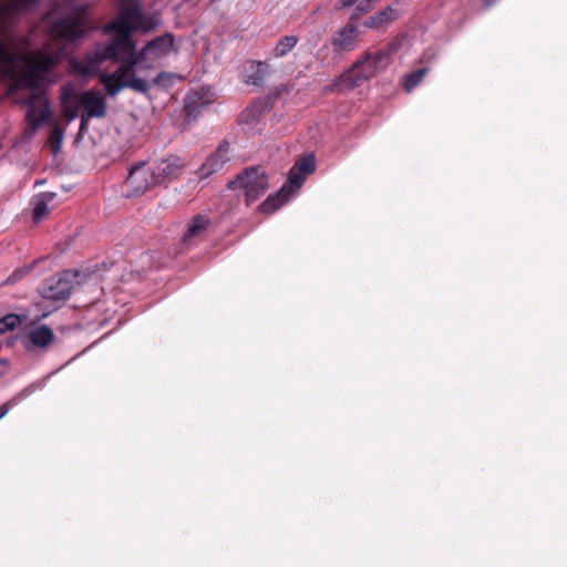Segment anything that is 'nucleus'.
Masks as SVG:
<instances>
[{"label":"nucleus","mask_w":567,"mask_h":567,"mask_svg":"<svg viewBox=\"0 0 567 567\" xmlns=\"http://www.w3.org/2000/svg\"><path fill=\"white\" fill-rule=\"evenodd\" d=\"M9 411V403H4L0 405V420L8 413Z\"/></svg>","instance_id":"nucleus-39"},{"label":"nucleus","mask_w":567,"mask_h":567,"mask_svg":"<svg viewBox=\"0 0 567 567\" xmlns=\"http://www.w3.org/2000/svg\"><path fill=\"white\" fill-rule=\"evenodd\" d=\"M9 362L7 360H0V377L4 375L9 371Z\"/></svg>","instance_id":"nucleus-37"},{"label":"nucleus","mask_w":567,"mask_h":567,"mask_svg":"<svg viewBox=\"0 0 567 567\" xmlns=\"http://www.w3.org/2000/svg\"><path fill=\"white\" fill-rule=\"evenodd\" d=\"M185 163L179 156L171 155L163 158L153 168L158 184L177 178L184 171Z\"/></svg>","instance_id":"nucleus-15"},{"label":"nucleus","mask_w":567,"mask_h":567,"mask_svg":"<svg viewBox=\"0 0 567 567\" xmlns=\"http://www.w3.org/2000/svg\"><path fill=\"white\" fill-rule=\"evenodd\" d=\"M358 18L359 14L353 13L350 18V21L333 34L331 43L336 51H351L355 48L358 27L354 23V20Z\"/></svg>","instance_id":"nucleus-13"},{"label":"nucleus","mask_w":567,"mask_h":567,"mask_svg":"<svg viewBox=\"0 0 567 567\" xmlns=\"http://www.w3.org/2000/svg\"><path fill=\"white\" fill-rule=\"evenodd\" d=\"M20 324L21 317L16 313H9L0 319V334L12 331Z\"/></svg>","instance_id":"nucleus-27"},{"label":"nucleus","mask_w":567,"mask_h":567,"mask_svg":"<svg viewBox=\"0 0 567 567\" xmlns=\"http://www.w3.org/2000/svg\"><path fill=\"white\" fill-rule=\"evenodd\" d=\"M76 277L78 272L70 270L61 275L52 276L42 284L40 293L44 299L65 300L73 290V280Z\"/></svg>","instance_id":"nucleus-6"},{"label":"nucleus","mask_w":567,"mask_h":567,"mask_svg":"<svg viewBox=\"0 0 567 567\" xmlns=\"http://www.w3.org/2000/svg\"><path fill=\"white\" fill-rule=\"evenodd\" d=\"M137 22H138L137 31L147 33V32L156 29L159 25L161 20L156 14L145 16L142 13V19H138Z\"/></svg>","instance_id":"nucleus-28"},{"label":"nucleus","mask_w":567,"mask_h":567,"mask_svg":"<svg viewBox=\"0 0 567 567\" xmlns=\"http://www.w3.org/2000/svg\"><path fill=\"white\" fill-rule=\"evenodd\" d=\"M115 37L107 43L97 44L94 50L105 61H120L126 53L133 51V37L124 33H114Z\"/></svg>","instance_id":"nucleus-8"},{"label":"nucleus","mask_w":567,"mask_h":567,"mask_svg":"<svg viewBox=\"0 0 567 567\" xmlns=\"http://www.w3.org/2000/svg\"><path fill=\"white\" fill-rule=\"evenodd\" d=\"M48 203L44 199H40L33 208V219L39 223L49 215Z\"/></svg>","instance_id":"nucleus-29"},{"label":"nucleus","mask_w":567,"mask_h":567,"mask_svg":"<svg viewBox=\"0 0 567 567\" xmlns=\"http://www.w3.org/2000/svg\"><path fill=\"white\" fill-rule=\"evenodd\" d=\"M371 9H372L371 0H363L357 7V11H359L361 13L368 12Z\"/></svg>","instance_id":"nucleus-34"},{"label":"nucleus","mask_w":567,"mask_h":567,"mask_svg":"<svg viewBox=\"0 0 567 567\" xmlns=\"http://www.w3.org/2000/svg\"><path fill=\"white\" fill-rule=\"evenodd\" d=\"M228 187L230 189H243L246 204L250 205L266 193L269 188V181L261 167L254 166L246 168L236 179L230 181Z\"/></svg>","instance_id":"nucleus-4"},{"label":"nucleus","mask_w":567,"mask_h":567,"mask_svg":"<svg viewBox=\"0 0 567 567\" xmlns=\"http://www.w3.org/2000/svg\"><path fill=\"white\" fill-rule=\"evenodd\" d=\"M210 226L212 220L207 215H195L187 224L186 230L182 237V243L187 246L196 244L204 238L205 233Z\"/></svg>","instance_id":"nucleus-16"},{"label":"nucleus","mask_w":567,"mask_h":567,"mask_svg":"<svg viewBox=\"0 0 567 567\" xmlns=\"http://www.w3.org/2000/svg\"><path fill=\"white\" fill-rule=\"evenodd\" d=\"M487 7L492 6L495 0H482Z\"/></svg>","instance_id":"nucleus-41"},{"label":"nucleus","mask_w":567,"mask_h":567,"mask_svg":"<svg viewBox=\"0 0 567 567\" xmlns=\"http://www.w3.org/2000/svg\"><path fill=\"white\" fill-rule=\"evenodd\" d=\"M136 59H138V63L147 59L148 55H151V51H145V47L141 50H136V45L133 42V51L131 52Z\"/></svg>","instance_id":"nucleus-32"},{"label":"nucleus","mask_w":567,"mask_h":567,"mask_svg":"<svg viewBox=\"0 0 567 567\" xmlns=\"http://www.w3.org/2000/svg\"><path fill=\"white\" fill-rule=\"evenodd\" d=\"M363 24H364V27H367V28H374V29L380 28L379 22H378V20L375 19V16L370 17L368 20H365V21H364V23H363Z\"/></svg>","instance_id":"nucleus-35"},{"label":"nucleus","mask_w":567,"mask_h":567,"mask_svg":"<svg viewBox=\"0 0 567 567\" xmlns=\"http://www.w3.org/2000/svg\"><path fill=\"white\" fill-rule=\"evenodd\" d=\"M49 100L40 91H34L28 102L27 120L29 125L35 130L42 123L51 118Z\"/></svg>","instance_id":"nucleus-9"},{"label":"nucleus","mask_w":567,"mask_h":567,"mask_svg":"<svg viewBox=\"0 0 567 567\" xmlns=\"http://www.w3.org/2000/svg\"><path fill=\"white\" fill-rule=\"evenodd\" d=\"M80 94L75 92L72 85H63L61 87V105L63 111V116L68 121H73L79 116V110L81 107L80 103Z\"/></svg>","instance_id":"nucleus-18"},{"label":"nucleus","mask_w":567,"mask_h":567,"mask_svg":"<svg viewBox=\"0 0 567 567\" xmlns=\"http://www.w3.org/2000/svg\"><path fill=\"white\" fill-rule=\"evenodd\" d=\"M153 185H158L155 171L146 163H140L130 169L126 179L128 196L142 195Z\"/></svg>","instance_id":"nucleus-7"},{"label":"nucleus","mask_w":567,"mask_h":567,"mask_svg":"<svg viewBox=\"0 0 567 567\" xmlns=\"http://www.w3.org/2000/svg\"><path fill=\"white\" fill-rule=\"evenodd\" d=\"M299 38L297 35H285L279 39L276 47L272 50L275 58H284L290 53L293 48L298 44Z\"/></svg>","instance_id":"nucleus-21"},{"label":"nucleus","mask_w":567,"mask_h":567,"mask_svg":"<svg viewBox=\"0 0 567 567\" xmlns=\"http://www.w3.org/2000/svg\"><path fill=\"white\" fill-rule=\"evenodd\" d=\"M394 18L395 13L391 7H388L375 14V19L378 20L380 28L394 20Z\"/></svg>","instance_id":"nucleus-31"},{"label":"nucleus","mask_w":567,"mask_h":567,"mask_svg":"<svg viewBox=\"0 0 567 567\" xmlns=\"http://www.w3.org/2000/svg\"><path fill=\"white\" fill-rule=\"evenodd\" d=\"M429 73V68H421L403 76L402 85L405 92L410 93L415 89Z\"/></svg>","instance_id":"nucleus-22"},{"label":"nucleus","mask_w":567,"mask_h":567,"mask_svg":"<svg viewBox=\"0 0 567 567\" xmlns=\"http://www.w3.org/2000/svg\"><path fill=\"white\" fill-rule=\"evenodd\" d=\"M54 341V333L52 329L45 324H41L31 329L23 341L27 350L47 349Z\"/></svg>","instance_id":"nucleus-17"},{"label":"nucleus","mask_w":567,"mask_h":567,"mask_svg":"<svg viewBox=\"0 0 567 567\" xmlns=\"http://www.w3.org/2000/svg\"><path fill=\"white\" fill-rule=\"evenodd\" d=\"M28 271H29V269H28V268H27V269H24V270H23V269L16 270V271L10 276L9 280H10V281H16V280H18V279L22 278V277H23V275H24L25 272H28Z\"/></svg>","instance_id":"nucleus-36"},{"label":"nucleus","mask_w":567,"mask_h":567,"mask_svg":"<svg viewBox=\"0 0 567 567\" xmlns=\"http://www.w3.org/2000/svg\"><path fill=\"white\" fill-rule=\"evenodd\" d=\"M288 186H282L276 194L268 196L266 200H264L258 209L264 214H271L279 209L291 196L287 193Z\"/></svg>","instance_id":"nucleus-20"},{"label":"nucleus","mask_w":567,"mask_h":567,"mask_svg":"<svg viewBox=\"0 0 567 567\" xmlns=\"http://www.w3.org/2000/svg\"><path fill=\"white\" fill-rule=\"evenodd\" d=\"M293 169L299 171L300 173L308 176L309 174L313 173L316 171V157L313 154H309L298 162L295 163V165L291 167Z\"/></svg>","instance_id":"nucleus-25"},{"label":"nucleus","mask_w":567,"mask_h":567,"mask_svg":"<svg viewBox=\"0 0 567 567\" xmlns=\"http://www.w3.org/2000/svg\"><path fill=\"white\" fill-rule=\"evenodd\" d=\"M230 161L229 143L221 142L216 151L208 156L206 162L198 168L197 175L200 179L208 178L213 174L219 173Z\"/></svg>","instance_id":"nucleus-10"},{"label":"nucleus","mask_w":567,"mask_h":567,"mask_svg":"<svg viewBox=\"0 0 567 567\" xmlns=\"http://www.w3.org/2000/svg\"><path fill=\"white\" fill-rule=\"evenodd\" d=\"M171 80V74L169 73H166V72H161L155 79H154V83L156 85H165L166 82H169Z\"/></svg>","instance_id":"nucleus-33"},{"label":"nucleus","mask_w":567,"mask_h":567,"mask_svg":"<svg viewBox=\"0 0 567 567\" xmlns=\"http://www.w3.org/2000/svg\"><path fill=\"white\" fill-rule=\"evenodd\" d=\"M174 35L165 33L145 44V51H151L153 58H159L168 54L174 48Z\"/></svg>","instance_id":"nucleus-19"},{"label":"nucleus","mask_w":567,"mask_h":567,"mask_svg":"<svg viewBox=\"0 0 567 567\" xmlns=\"http://www.w3.org/2000/svg\"><path fill=\"white\" fill-rule=\"evenodd\" d=\"M138 19H142V10L138 4L121 6L117 18L104 27V32L132 35L138 30Z\"/></svg>","instance_id":"nucleus-5"},{"label":"nucleus","mask_w":567,"mask_h":567,"mask_svg":"<svg viewBox=\"0 0 567 567\" xmlns=\"http://www.w3.org/2000/svg\"><path fill=\"white\" fill-rule=\"evenodd\" d=\"M40 0H9L0 4V32L12 25L17 17L38 4Z\"/></svg>","instance_id":"nucleus-11"},{"label":"nucleus","mask_w":567,"mask_h":567,"mask_svg":"<svg viewBox=\"0 0 567 567\" xmlns=\"http://www.w3.org/2000/svg\"><path fill=\"white\" fill-rule=\"evenodd\" d=\"M121 65L112 73H102L99 76L100 82L104 85L106 93L110 96H115L125 87H128L138 93H147L150 84L140 78H134V69L138 64L132 53H126L121 60Z\"/></svg>","instance_id":"nucleus-3"},{"label":"nucleus","mask_w":567,"mask_h":567,"mask_svg":"<svg viewBox=\"0 0 567 567\" xmlns=\"http://www.w3.org/2000/svg\"><path fill=\"white\" fill-rule=\"evenodd\" d=\"M357 0H339L341 7H350L352 6Z\"/></svg>","instance_id":"nucleus-40"},{"label":"nucleus","mask_w":567,"mask_h":567,"mask_svg":"<svg viewBox=\"0 0 567 567\" xmlns=\"http://www.w3.org/2000/svg\"><path fill=\"white\" fill-rule=\"evenodd\" d=\"M251 68L255 69L254 72L249 75L247 83L259 85L264 82L266 78V68L267 65L264 62L254 61L251 63Z\"/></svg>","instance_id":"nucleus-26"},{"label":"nucleus","mask_w":567,"mask_h":567,"mask_svg":"<svg viewBox=\"0 0 567 567\" xmlns=\"http://www.w3.org/2000/svg\"><path fill=\"white\" fill-rule=\"evenodd\" d=\"M401 45V40L396 39L377 52H365L351 69L333 81L328 90H336L339 85L348 90L360 86L363 82L374 76L377 72L385 69L390 64L392 55L400 50Z\"/></svg>","instance_id":"nucleus-2"},{"label":"nucleus","mask_w":567,"mask_h":567,"mask_svg":"<svg viewBox=\"0 0 567 567\" xmlns=\"http://www.w3.org/2000/svg\"><path fill=\"white\" fill-rule=\"evenodd\" d=\"M102 60L95 50L86 52L82 60L71 58L69 60V68L71 73L82 78L95 75L102 64Z\"/></svg>","instance_id":"nucleus-14"},{"label":"nucleus","mask_w":567,"mask_h":567,"mask_svg":"<svg viewBox=\"0 0 567 567\" xmlns=\"http://www.w3.org/2000/svg\"><path fill=\"white\" fill-rule=\"evenodd\" d=\"M80 103L83 109L82 113L86 117L102 118L107 113V103L100 91L87 90L80 94Z\"/></svg>","instance_id":"nucleus-12"},{"label":"nucleus","mask_w":567,"mask_h":567,"mask_svg":"<svg viewBox=\"0 0 567 567\" xmlns=\"http://www.w3.org/2000/svg\"><path fill=\"white\" fill-rule=\"evenodd\" d=\"M90 118L91 117H86L84 113L81 114L80 132H84L86 130Z\"/></svg>","instance_id":"nucleus-38"},{"label":"nucleus","mask_w":567,"mask_h":567,"mask_svg":"<svg viewBox=\"0 0 567 567\" xmlns=\"http://www.w3.org/2000/svg\"><path fill=\"white\" fill-rule=\"evenodd\" d=\"M89 20L87 4H76L65 14L55 16L51 10L43 16L45 34L62 54L78 47L87 35Z\"/></svg>","instance_id":"nucleus-1"},{"label":"nucleus","mask_w":567,"mask_h":567,"mask_svg":"<svg viewBox=\"0 0 567 567\" xmlns=\"http://www.w3.org/2000/svg\"><path fill=\"white\" fill-rule=\"evenodd\" d=\"M264 112V103L255 102L248 106L240 115V121L247 124H254L259 120Z\"/></svg>","instance_id":"nucleus-23"},{"label":"nucleus","mask_w":567,"mask_h":567,"mask_svg":"<svg viewBox=\"0 0 567 567\" xmlns=\"http://www.w3.org/2000/svg\"><path fill=\"white\" fill-rule=\"evenodd\" d=\"M306 175L300 173L299 171L290 168L288 181L284 186H288L287 193L292 195L297 192L306 181Z\"/></svg>","instance_id":"nucleus-24"},{"label":"nucleus","mask_w":567,"mask_h":567,"mask_svg":"<svg viewBox=\"0 0 567 567\" xmlns=\"http://www.w3.org/2000/svg\"><path fill=\"white\" fill-rule=\"evenodd\" d=\"M63 140V131L59 126H54L50 134V145L53 152H58Z\"/></svg>","instance_id":"nucleus-30"}]
</instances>
